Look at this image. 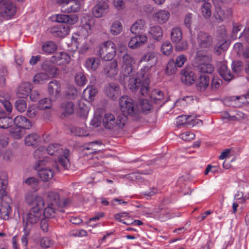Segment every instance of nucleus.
<instances>
[{
  "label": "nucleus",
  "instance_id": "nucleus-1",
  "mask_svg": "<svg viewBox=\"0 0 249 249\" xmlns=\"http://www.w3.org/2000/svg\"><path fill=\"white\" fill-rule=\"evenodd\" d=\"M8 184L7 174L4 171L0 172V215L4 220L9 218V214L11 212L10 203L11 199L6 191Z\"/></svg>",
  "mask_w": 249,
  "mask_h": 249
},
{
  "label": "nucleus",
  "instance_id": "nucleus-2",
  "mask_svg": "<svg viewBox=\"0 0 249 249\" xmlns=\"http://www.w3.org/2000/svg\"><path fill=\"white\" fill-rule=\"evenodd\" d=\"M46 151L49 155L58 157V162L64 169H68L70 167L69 150L63 149L58 144H51L48 146Z\"/></svg>",
  "mask_w": 249,
  "mask_h": 249
},
{
  "label": "nucleus",
  "instance_id": "nucleus-3",
  "mask_svg": "<svg viewBox=\"0 0 249 249\" xmlns=\"http://www.w3.org/2000/svg\"><path fill=\"white\" fill-rule=\"evenodd\" d=\"M212 57L201 50L196 53L194 65L197 70L201 73H212L214 71L213 66L211 64Z\"/></svg>",
  "mask_w": 249,
  "mask_h": 249
},
{
  "label": "nucleus",
  "instance_id": "nucleus-4",
  "mask_svg": "<svg viewBox=\"0 0 249 249\" xmlns=\"http://www.w3.org/2000/svg\"><path fill=\"white\" fill-rule=\"evenodd\" d=\"M126 119L127 118L124 115H119L116 118L114 114L107 112L103 117L102 123L107 129L116 131L124 126Z\"/></svg>",
  "mask_w": 249,
  "mask_h": 249
},
{
  "label": "nucleus",
  "instance_id": "nucleus-5",
  "mask_svg": "<svg viewBox=\"0 0 249 249\" xmlns=\"http://www.w3.org/2000/svg\"><path fill=\"white\" fill-rule=\"evenodd\" d=\"M119 105L123 113L122 115L125 117L129 115L136 118L140 112L138 105L127 96H123L120 98Z\"/></svg>",
  "mask_w": 249,
  "mask_h": 249
},
{
  "label": "nucleus",
  "instance_id": "nucleus-6",
  "mask_svg": "<svg viewBox=\"0 0 249 249\" xmlns=\"http://www.w3.org/2000/svg\"><path fill=\"white\" fill-rule=\"evenodd\" d=\"M49 165L48 158H46L43 160H39L35 166V170L36 171L38 177L43 181L47 182L50 180L53 177L54 172L49 167H44V166Z\"/></svg>",
  "mask_w": 249,
  "mask_h": 249
},
{
  "label": "nucleus",
  "instance_id": "nucleus-7",
  "mask_svg": "<svg viewBox=\"0 0 249 249\" xmlns=\"http://www.w3.org/2000/svg\"><path fill=\"white\" fill-rule=\"evenodd\" d=\"M42 69L45 73H39L34 77V82L35 83H39L46 80L49 77H55L57 74V69L50 64L48 61H44L41 65Z\"/></svg>",
  "mask_w": 249,
  "mask_h": 249
},
{
  "label": "nucleus",
  "instance_id": "nucleus-8",
  "mask_svg": "<svg viewBox=\"0 0 249 249\" xmlns=\"http://www.w3.org/2000/svg\"><path fill=\"white\" fill-rule=\"evenodd\" d=\"M140 63H146L140 71L142 77H143L157 63V53L155 51H149L146 53L140 60Z\"/></svg>",
  "mask_w": 249,
  "mask_h": 249
},
{
  "label": "nucleus",
  "instance_id": "nucleus-9",
  "mask_svg": "<svg viewBox=\"0 0 249 249\" xmlns=\"http://www.w3.org/2000/svg\"><path fill=\"white\" fill-rule=\"evenodd\" d=\"M116 52L115 44L111 41H107L100 46L98 54L103 60L109 61L114 57Z\"/></svg>",
  "mask_w": 249,
  "mask_h": 249
},
{
  "label": "nucleus",
  "instance_id": "nucleus-10",
  "mask_svg": "<svg viewBox=\"0 0 249 249\" xmlns=\"http://www.w3.org/2000/svg\"><path fill=\"white\" fill-rule=\"evenodd\" d=\"M149 83L150 80L148 78H145L142 82L139 78H132L130 79L129 86L130 89L133 91L139 90L141 94L144 96L147 95L149 92Z\"/></svg>",
  "mask_w": 249,
  "mask_h": 249
},
{
  "label": "nucleus",
  "instance_id": "nucleus-11",
  "mask_svg": "<svg viewBox=\"0 0 249 249\" xmlns=\"http://www.w3.org/2000/svg\"><path fill=\"white\" fill-rule=\"evenodd\" d=\"M44 201L41 196H32V223L36 222L43 214Z\"/></svg>",
  "mask_w": 249,
  "mask_h": 249
},
{
  "label": "nucleus",
  "instance_id": "nucleus-12",
  "mask_svg": "<svg viewBox=\"0 0 249 249\" xmlns=\"http://www.w3.org/2000/svg\"><path fill=\"white\" fill-rule=\"evenodd\" d=\"M16 12L14 3L8 0H0V16L6 18H10Z\"/></svg>",
  "mask_w": 249,
  "mask_h": 249
},
{
  "label": "nucleus",
  "instance_id": "nucleus-13",
  "mask_svg": "<svg viewBox=\"0 0 249 249\" xmlns=\"http://www.w3.org/2000/svg\"><path fill=\"white\" fill-rule=\"evenodd\" d=\"M122 73L124 76H129L132 72V65L135 63L134 58L127 53L122 56Z\"/></svg>",
  "mask_w": 249,
  "mask_h": 249
},
{
  "label": "nucleus",
  "instance_id": "nucleus-14",
  "mask_svg": "<svg viewBox=\"0 0 249 249\" xmlns=\"http://www.w3.org/2000/svg\"><path fill=\"white\" fill-rule=\"evenodd\" d=\"M197 42L198 49L202 50H208L212 45L213 38L209 34L199 32L197 35Z\"/></svg>",
  "mask_w": 249,
  "mask_h": 249
},
{
  "label": "nucleus",
  "instance_id": "nucleus-15",
  "mask_svg": "<svg viewBox=\"0 0 249 249\" xmlns=\"http://www.w3.org/2000/svg\"><path fill=\"white\" fill-rule=\"evenodd\" d=\"M94 18L88 15L84 16L81 19L82 33L85 37H87L92 33V30L94 25Z\"/></svg>",
  "mask_w": 249,
  "mask_h": 249
},
{
  "label": "nucleus",
  "instance_id": "nucleus-16",
  "mask_svg": "<svg viewBox=\"0 0 249 249\" xmlns=\"http://www.w3.org/2000/svg\"><path fill=\"white\" fill-rule=\"evenodd\" d=\"M31 210L25 215L23 217V230L24 234L22 237L21 242L22 245L26 247L28 244V239L27 237L30 233L31 230V213H30Z\"/></svg>",
  "mask_w": 249,
  "mask_h": 249
},
{
  "label": "nucleus",
  "instance_id": "nucleus-17",
  "mask_svg": "<svg viewBox=\"0 0 249 249\" xmlns=\"http://www.w3.org/2000/svg\"><path fill=\"white\" fill-rule=\"evenodd\" d=\"M71 56L66 53L61 52L55 53L53 55L50 61V64H55L59 66H63L68 64L71 61Z\"/></svg>",
  "mask_w": 249,
  "mask_h": 249
},
{
  "label": "nucleus",
  "instance_id": "nucleus-18",
  "mask_svg": "<svg viewBox=\"0 0 249 249\" xmlns=\"http://www.w3.org/2000/svg\"><path fill=\"white\" fill-rule=\"evenodd\" d=\"M118 71V63L115 59L107 62L105 64L103 73L107 77L114 78L117 75Z\"/></svg>",
  "mask_w": 249,
  "mask_h": 249
},
{
  "label": "nucleus",
  "instance_id": "nucleus-19",
  "mask_svg": "<svg viewBox=\"0 0 249 249\" xmlns=\"http://www.w3.org/2000/svg\"><path fill=\"white\" fill-rule=\"evenodd\" d=\"M232 11L230 8L216 6L214 16L218 22H221L231 17Z\"/></svg>",
  "mask_w": 249,
  "mask_h": 249
},
{
  "label": "nucleus",
  "instance_id": "nucleus-20",
  "mask_svg": "<svg viewBox=\"0 0 249 249\" xmlns=\"http://www.w3.org/2000/svg\"><path fill=\"white\" fill-rule=\"evenodd\" d=\"M105 92L107 97L115 100L120 95L121 89L118 84L111 82L105 86Z\"/></svg>",
  "mask_w": 249,
  "mask_h": 249
},
{
  "label": "nucleus",
  "instance_id": "nucleus-21",
  "mask_svg": "<svg viewBox=\"0 0 249 249\" xmlns=\"http://www.w3.org/2000/svg\"><path fill=\"white\" fill-rule=\"evenodd\" d=\"M61 10L65 13L78 12L80 9L81 3L78 0H69L61 3Z\"/></svg>",
  "mask_w": 249,
  "mask_h": 249
},
{
  "label": "nucleus",
  "instance_id": "nucleus-22",
  "mask_svg": "<svg viewBox=\"0 0 249 249\" xmlns=\"http://www.w3.org/2000/svg\"><path fill=\"white\" fill-rule=\"evenodd\" d=\"M98 3L94 6L92 14L96 18H101L108 12V5L105 0H98Z\"/></svg>",
  "mask_w": 249,
  "mask_h": 249
},
{
  "label": "nucleus",
  "instance_id": "nucleus-23",
  "mask_svg": "<svg viewBox=\"0 0 249 249\" xmlns=\"http://www.w3.org/2000/svg\"><path fill=\"white\" fill-rule=\"evenodd\" d=\"M61 86L60 83L53 80L51 81L48 86V92L50 98L55 101L60 95Z\"/></svg>",
  "mask_w": 249,
  "mask_h": 249
},
{
  "label": "nucleus",
  "instance_id": "nucleus-24",
  "mask_svg": "<svg viewBox=\"0 0 249 249\" xmlns=\"http://www.w3.org/2000/svg\"><path fill=\"white\" fill-rule=\"evenodd\" d=\"M52 20L59 23H66L73 25L77 22L78 18L75 15L58 14L53 16Z\"/></svg>",
  "mask_w": 249,
  "mask_h": 249
},
{
  "label": "nucleus",
  "instance_id": "nucleus-25",
  "mask_svg": "<svg viewBox=\"0 0 249 249\" xmlns=\"http://www.w3.org/2000/svg\"><path fill=\"white\" fill-rule=\"evenodd\" d=\"M147 40V37L144 35L136 36L131 38L128 43V47L131 49L138 48L144 44Z\"/></svg>",
  "mask_w": 249,
  "mask_h": 249
},
{
  "label": "nucleus",
  "instance_id": "nucleus-26",
  "mask_svg": "<svg viewBox=\"0 0 249 249\" xmlns=\"http://www.w3.org/2000/svg\"><path fill=\"white\" fill-rule=\"evenodd\" d=\"M70 29L68 25H60L52 27L50 32L54 36L58 37H64L69 33Z\"/></svg>",
  "mask_w": 249,
  "mask_h": 249
},
{
  "label": "nucleus",
  "instance_id": "nucleus-27",
  "mask_svg": "<svg viewBox=\"0 0 249 249\" xmlns=\"http://www.w3.org/2000/svg\"><path fill=\"white\" fill-rule=\"evenodd\" d=\"M218 70L219 74L225 81H230L234 77L224 62H221L219 64Z\"/></svg>",
  "mask_w": 249,
  "mask_h": 249
},
{
  "label": "nucleus",
  "instance_id": "nucleus-28",
  "mask_svg": "<svg viewBox=\"0 0 249 249\" xmlns=\"http://www.w3.org/2000/svg\"><path fill=\"white\" fill-rule=\"evenodd\" d=\"M47 205L49 206H58L61 205L60 196L56 192L50 191L46 194Z\"/></svg>",
  "mask_w": 249,
  "mask_h": 249
},
{
  "label": "nucleus",
  "instance_id": "nucleus-29",
  "mask_svg": "<svg viewBox=\"0 0 249 249\" xmlns=\"http://www.w3.org/2000/svg\"><path fill=\"white\" fill-rule=\"evenodd\" d=\"M14 123L15 126L22 130L30 129L31 127V122L24 116H18L15 118Z\"/></svg>",
  "mask_w": 249,
  "mask_h": 249
},
{
  "label": "nucleus",
  "instance_id": "nucleus-30",
  "mask_svg": "<svg viewBox=\"0 0 249 249\" xmlns=\"http://www.w3.org/2000/svg\"><path fill=\"white\" fill-rule=\"evenodd\" d=\"M17 95L20 98L29 97L31 100V87L29 83H22L18 88Z\"/></svg>",
  "mask_w": 249,
  "mask_h": 249
},
{
  "label": "nucleus",
  "instance_id": "nucleus-31",
  "mask_svg": "<svg viewBox=\"0 0 249 249\" xmlns=\"http://www.w3.org/2000/svg\"><path fill=\"white\" fill-rule=\"evenodd\" d=\"M209 78L206 75H203L199 76L196 84L197 89L200 92L206 91L209 86Z\"/></svg>",
  "mask_w": 249,
  "mask_h": 249
},
{
  "label": "nucleus",
  "instance_id": "nucleus-32",
  "mask_svg": "<svg viewBox=\"0 0 249 249\" xmlns=\"http://www.w3.org/2000/svg\"><path fill=\"white\" fill-rule=\"evenodd\" d=\"M148 33L153 38L157 41H160L162 39L163 31L159 25H154L150 27Z\"/></svg>",
  "mask_w": 249,
  "mask_h": 249
},
{
  "label": "nucleus",
  "instance_id": "nucleus-33",
  "mask_svg": "<svg viewBox=\"0 0 249 249\" xmlns=\"http://www.w3.org/2000/svg\"><path fill=\"white\" fill-rule=\"evenodd\" d=\"M170 16V13L166 10H161L156 12L154 16V19L155 21L160 24L166 22Z\"/></svg>",
  "mask_w": 249,
  "mask_h": 249
},
{
  "label": "nucleus",
  "instance_id": "nucleus-34",
  "mask_svg": "<svg viewBox=\"0 0 249 249\" xmlns=\"http://www.w3.org/2000/svg\"><path fill=\"white\" fill-rule=\"evenodd\" d=\"M195 75L194 73L189 71L182 70L181 80L186 85H191L194 83Z\"/></svg>",
  "mask_w": 249,
  "mask_h": 249
},
{
  "label": "nucleus",
  "instance_id": "nucleus-35",
  "mask_svg": "<svg viewBox=\"0 0 249 249\" xmlns=\"http://www.w3.org/2000/svg\"><path fill=\"white\" fill-rule=\"evenodd\" d=\"M74 104L71 102H63L61 106L62 116L66 117L72 114L74 111Z\"/></svg>",
  "mask_w": 249,
  "mask_h": 249
},
{
  "label": "nucleus",
  "instance_id": "nucleus-36",
  "mask_svg": "<svg viewBox=\"0 0 249 249\" xmlns=\"http://www.w3.org/2000/svg\"><path fill=\"white\" fill-rule=\"evenodd\" d=\"M193 115L186 116L181 115L176 118V124L178 126H185L187 127H192L193 124L189 123V119L193 118Z\"/></svg>",
  "mask_w": 249,
  "mask_h": 249
},
{
  "label": "nucleus",
  "instance_id": "nucleus-37",
  "mask_svg": "<svg viewBox=\"0 0 249 249\" xmlns=\"http://www.w3.org/2000/svg\"><path fill=\"white\" fill-rule=\"evenodd\" d=\"M35 244V246L38 247L39 246L42 248H49L53 244V242L48 237H44L41 239L36 237H34L32 243Z\"/></svg>",
  "mask_w": 249,
  "mask_h": 249
},
{
  "label": "nucleus",
  "instance_id": "nucleus-38",
  "mask_svg": "<svg viewBox=\"0 0 249 249\" xmlns=\"http://www.w3.org/2000/svg\"><path fill=\"white\" fill-rule=\"evenodd\" d=\"M152 171L150 170H138L137 172H133L130 174H127L125 177L131 180H139L141 179L140 175H148L151 174Z\"/></svg>",
  "mask_w": 249,
  "mask_h": 249
},
{
  "label": "nucleus",
  "instance_id": "nucleus-39",
  "mask_svg": "<svg viewBox=\"0 0 249 249\" xmlns=\"http://www.w3.org/2000/svg\"><path fill=\"white\" fill-rule=\"evenodd\" d=\"M97 93L96 89L92 87H88L83 91V96L87 100L92 101Z\"/></svg>",
  "mask_w": 249,
  "mask_h": 249
},
{
  "label": "nucleus",
  "instance_id": "nucleus-40",
  "mask_svg": "<svg viewBox=\"0 0 249 249\" xmlns=\"http://www.w3.org/2000/svg\"><path fill=\"white\" fill-rule=\"evenodd\" d=\"M100 63V60L98 58L94 57L88 58L86 62V67L92 71H95L98 68Z\"/></svg>",
  "mask_w": 249,
  "mask_h": 249
},
{
  "label": "nucleus",
  "instance_id": "nucleus-41",
  "mask_svg": "<svg viewBox=\"0 0 249 249\" xmlns=\"http://www.w3.org/2000/svg\"><path fill=\"white\" fill-rule=\"evenodd\" d=\"M171 37L173 42L176 43H179L182 39V32L180 28H173L171 33Z\"/></svg>",
  "mask_w": 249,
  "mask_h": 249
},
{
  "label": "nucleus",
  "instance_id": "nucleus-42",
  "mask_svg": "<svg viewBox=\"0 0 249 249\" xmlns=\"http://www.w3.org/2000/svg\"><path fill=\"white\" fill-rule=\"evenodd\" d=\"M57 48V46L53 41L46 42L42 46V49L46 53H53Z\"/></svg>",
  "mask_w": 249,
  "mask_h": 249
},
{
  "label": "nucleus",
  "instance_id": "nucleus-43",
  "mask_svg": "<svg viewBox=\"0 0 249 249\" xmlns=\"http://www.w3.org/2000/svg\"><path fill=\"white\" fill-rule=\"evenodd\" d=\"M145 25V21L142 19L137 20L131 27V32L137 34L142 30Z\"/></svg>",
  "mask_w": 249,
  "mask_h": 249
},
{
  "label": "nucleus",
  "instance_id": "nucleus-44",
  "mask_svg": "<svg viewBox=\"0 0 249 249\" xmlns=\"http://www.w3.org/2000/svg\"><path fill=\"white\" fill-rule=\"evenodd\" d=\"M53 101L51 98H45L39 101L37 107L40 109H46L52 107V102Z\"/></svg>",
  "mask_w": 249,
  "mask_h": 249
},
{
  "label": "nucleus",
  "instance_id": "nucleus-45",
  "mask_svg": "<svg viewBox=\"0 0 249 249\" xmlns=\"http://www.w3.org/2000/svg\"><path fill=\"white\" fill-rule=\"evenodd\" d=\"M58 207V206H49V205H47V206L43 211L44 216L46 218L53 217L54 216L55 211Z\"/></svg>",
  "mask_w": 249,
  "mask_h": 249
},
{
  "label": "nucleus",
  "instance_id": "nucleus-46",
  "mask_svg": "<svg viewBox=\"0 0 249 249\" xmlns=\"http://www.w3.org/2000/svg\"><path fill=\"white\" fill-rule=\"evenodd\" d=\"M25 133V130L14 126L10 129L11 136L16 139H19Z\"/></svg>",
  "mask_w": 249,
  "mask_h": 249
},
{
  "label": "nucleus",
  "instance_id": "nucleus-47",
  "mask_svg": "<svg viewBox=\"0 0 249 249\" xmlns=\"http://www.w3.org/2000/svg\"><path fill=\"white\" fill-rule=\"evenodd\" d=\"M122 25L120 22L115 21L113 22L110 27V32L114 36L120 34L122 31Z\"/></svg>",
  "mask_w": 249,
  "mask_h": 249
},
{
  "label": "nucleus",
  "instance_id": "nucleus-48",
  "mask_svg": "<svg viewBox=\"0 0 249 249\" xmlns=\"http://www.w3.org/2000/svg\"><path fill=\"white\" fill-rule=\"evenodd\" d=\"M173 51L172 44L169 41L164 42L161 47V52L165 55H169Z\"/></svg>",
  "mask_w": 249,
  "mask_h": 249
},
{
  "label": "nucleus",
  "instance_id": "nucleus-49",
  "mask_svg": "<svg viewBox=\"0 0 249 249\" xmlns=\"http://www.w3.org/2000/svg\"><path fill=\"white\" fill-rule=\"evenodd\" d=\"M231 68L234 74L237 75L240 74L243 70L242 62L241 61H233L231 65Z\"/></svg>",
  "mask_w": 249,
  "mask_h": 249
},
{
  "label": "nucleus",
  "instance_id": "nucleus-50",
  "mask_svg": "<svg viewBox=\"0 0 249 249\" xmlns=\"http://www.w3.org/2000/svg\"><path fill=\"white\" fill-rule=\"evenodd\" d=\"M140 106L143 112L146 113L149 111L152 108V104L147 99H142L140 101Z\"/></svg>",
  "mask_w": 249,
  "mask_h": 249
},
{
  "label": "nucleus",
  "instance_id": "nucleus-51",
  "mask_svg": "<svg viewBox=\"0 0 249 249\" xmlns=\"http://www.w3.org/2000/svg\"><path fill=\"white\" fill-rule=\"evenodd\" d=\"M211 5L210 3L205 2L201 7V11L203 17L206 18H209L211 16Z\"/></svg>",
  "mask_w": 249,
  "mask_h": 249
},
{
  "label": "nucleus",
  "instance_id": "nucleus-52",
  "mask_svg": "<svg viewBox=\"0 0 249 249\" xmlns=\"http://www.w3.org/2000/svg\"><path fill=\"white\" fill-rule=\"evenodd\" d=\"M163 97L164 95L162 91L156 90L153 91V94L151 96V100L155 103L159 104L163 99Z\"/></svg>",
  "mask_w": 249,
  "mask_h": 249
},
{
  "label": "nucleus",
  "instance_id": "nucleus-53",
  "mask_svg": "<svg viewBox=\"0 0 249 249\" xmlns=\"http://www.w3.org/2000/svg\"><path fill=\"white\" fill-rule=\"evenodd\" d=\"M177 66L173 59H170L166 68L165 71L168 75L174 74L177 71Z\"/></svg>",
  "mask_w": 249,
  "mask_h": 249
},
{
  "label": "nucleus",
  "instance_id": "nucleus-54",
  "mask_svg": "<svg viewBox=\"0 0 249 249\" xmlns=\"http://www.w3.org/2000/svg\"><path fill=\"white\" fill-rule=\"evenodd\" d=\"M15 106L18 111L22 112L26 108V103L24 99L19 98L16 101Z\"/></svg>",
  "mask_w": 249,
  "mask_h": 249
},
{
  "label": "nucleus",
  "instance_id": "nucleus-55",
  "mask_svg": "<svg viewBox=\"0 0 249 249\" xmlns=\"http://www.w3.org/2000/svg\"><path fill=\"white\" fill-rule=\"evenodd\" d=\"M12 120L9 117L0 118V128L5 129L11 126Z\"/></svg>",
  "mask_w": 249,
  "mask_h": 249
},
{
  "label": "nucleus",
  "instance_id": "nucleus-56",
  "mask_svg": "<svg viewBox=\"0 0 249 249\" xmlns=\"http://www.w3.org/2000/svg\"><path fill=\"white\" fill-rule=\"evenodd\" d=\"M248 198L244 196V193L241 191H238L234 196V201L236 202L239 204L245 203L247 200Z\"/></svg>",
  "mask_w": 249,
  "mask_h": 249
},
{
  "label": "nucleus",
  "instance_id": "nucleus-57",
  "mask_svg": "<svg viewBox=\"0 0 249 249\" xmlns=\"http://www.w3.org/2000/svg\"><path fill=\"white\" fill-rule=\"evenodd\" d=\"M75 81L77 85L79 86H84L87 82L85 75L81 72L77 73L75 77Z\"/></svg>",
  "mask_w": 249,
  "mask_h": 249
},
{
  "label": "nucleus",
  "instance_id": "nucleus-58",
  "mask_svg": "<svg viewBox=\"0 0 249 249\" xmlns=\"http://www.w3.org/2000/svg\"><path fill=\"white\" fill-rule=\"evenodd\" d=\"M71 132L75 135L79 137L87 136L88 135L87 132L80 127H73L71 129Z\"/></svg>",
  "mask_w": 249,
  "mask_h": 249
},
{
  "label": "nucleus",
  "instance_id": "nucleus-59",
  "mask_svg": "<svg viewBox=\"0 0 249 249\" xmlns=\"http://www.w3.org/2000/svg\"><path fill=\"white\" fill-rule=\"evenodd\" d=\"M228 46H229V44L226 41H225L224 42H223L221 44L220 43H217V44L216 45V46L215 48V51L218 54H220L221 53L222 51H224L228 49Z\"/></svg>",
  "mask_w": 249,
  "mask_h": 249
},
{
  "label": "nucleus",
  "instance_id": "nucleus-60",
  "mask_svg": "<svg viewBox=\"0 0 249 249\" xmlns=\"http://www.w3.org/2000/svg\"><path fill=\"white\" fill-rule=\"evenodd\" d=\"M195 137V135L194 133L189 131L185 132L180 135V139L185 141H189L193 140Z\"/></svg>",
  "mask_w": 249,
  "mask_h": 249
},
{
  "label": "nucleus",
  "instance_id": "nucleus-61",
  "mask_svg": "<svg viewBox=\"0 0 249 249\" xmlns=\"http://www.w3.org/2000/svg\"><path fill=\"white\" fill-rule=\"evenodd\" d=\"M89 111V109L87 106H80L78 113L81 117H82L83 118H87V117L88 116Z\"/></svg>",
  "mask_w": 249,
  "mask_h": 249
},
{
  "label": "nucleus",
  "instance_id": "nucleus-62",
  "mask_svg": "<svg viewBox=\"0 0 249 249\" xmlns=\"http://www.w3.org/2000/svg\"><path fill=\"white\" fill-rule=\"evenodd\" d=\"M186 61V57L184 55H180L177 57L175 62L178 67H181Z\"/></svg>",
  "mask_w": 249,
  "mask_h": 249
},
{
  "label": "nucleus",
  "instance_id": "nucleus-63",
  "mask_svg": "<svg viewBox=\"0 0 249 249\" xmlns=\"http://www.w3.org/2000/svg\"><path fill=\"white\" fill-rule=\"evenodd\" d=\"M0 102L1 103L7 112H11L12 111V106L9 101L2 98L0 99Z\"/></svg>",
  "mask_w": 249,
  "mask_h": 249
},
{
  "label": "nucleus",
  "instance_id": "nucleus-64",
  "mask_svg": "<svg viewBox=\"0 0 249 249\" xmlns=\"http://www.w3.org/2000/svg\"><path fill=\"white\" fill-rule=\"evenodd\" d=\"M184 23L185 25V26L188 28L190 29L191 24L192 23V14L191 13H188L186 15L184 20Z\"/></svg>",
  "mask_w": 249,
  "mask_h": 249
}]
</instances>
